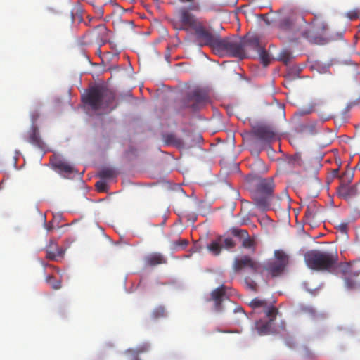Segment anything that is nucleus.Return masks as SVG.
Instances as JSON below:
<instances>
[{
	"mask_svg": "<svg viewBox=\"0 0 360 360\" xmlns=\"http://www.w3.org/2000/svg\"><path fill=\"white\" fill-rule=\"evenodd\" d=\"M115 98L112 90L100 84L89 87L82 96V102L93 110H112L117 106Z\"/></svg>",
	"mask_w": 360,
	"mask_h": 360,
	"instance_id": "1",
	"label": "nucleus"
},
{
	"mask_svg": "<svg viewBox=\"0 0 360 360\" xmlns=\"http://www.w3.org/2000/svg\"><path fill=\"white\" fill-rule=\"evenodd\" d=\"M338 255L335 252L310 250L304 254V262L311 270L321 272H332L338 263Z\"/></svg>",
	"mask_w": 360,
	"mask_h": 360,
	"instance_id": "2",
	"label": "nucleus"
},
{
	"mask_svg": "<svg viewBox=\"0 0 360 360\" xmlns=\"http://www.w3.org/2000/svg\"><path fill=\"white\" fill-rule=\"evenodd\" d=\"M231 234L235 237V240L219 236L207 248H233L236 245V241L240 243L243 248H255L259 245L257 237L250 236L246 230L233 228Z\"/></svg>",
	"mask_w": 360,
	"mask_h": 360,
	"instance_id": "3",
	"label": "nucleus"
},
{
	"mask_svg": "<svg viewBox=\"0 0 360 360\" xmlns=\"http://www.w3.org/2000/svg\"><path fill=\"white\" fill-rule=\"evenodd\" d=\"M275 184L271 177L259 179L251 191L252 198L258 208L267 206L269 198L274 193Z\"/></svg>",
	"mask_w": 360,
	"mask_h": 360,
	"instance_id": "4",
	"label": "nucleus"
},
{
	"mask_svg": "<svg viewBox=\"0 0 360 360\" xmlns=\"http://www.w3.org/2000/svg\"><path fill=\"white\" fill-rule=\"evenodd\" d=\"M289 263V256L283 250H276L274 258L262 264L261 271L263 275L265 272L267 276L276 278L284 272Z\"/></svg>",
	"mask_w": 360,
	"mask_h": 360,
	"instance_id": "5",
	"label": "nucleus"
},
{
	"mask_svg": "<svg viewBox=\"0 0 360 360\" xmlns=\"http://www.w3.org/2000/svg\"><path fill=\"white\" fill-rule=\"evenodd\" d=\"M242 38H220L217 52L219 53H227L233 57L240 59L244 58Z\"/></svg>",
	"mask_w": 360,
	"mask_h": 360,
	"instance_id": "6",
	"label": "nucleus"
},
{
	"mask_svg": "<svg viewBox=\"0 0 360 360\" xmlns=\"http://www.w3.org/2000/svg\"><path fill=\"white\" fill-rule=\"evenodd\" d=\"M242 38H220L217 52L219 53H227L233 57L240 59L244 58Z\"/></svg>",
	"mask_w": 360,
	"mask_h": 360,
	"instance_id": "7",
	"label": "nucleus"
},
{
	"mask_svg": "<svg viewBox=\"0 0 360 360\" xmlns=\"http://www.w3.org/2000/svg\"><path fill=\"white\" fill-rule=\"evenodd\" d=\"M209 102L207 93L200 89H195L187 94L182 101V106L196 111L202 108Z\"/></svg>",
	"mask_w": 360,
	"mask_h": 360,
	"instance_id": "8",
	"label": "nucleus"
},
{
	"mask_svg": "<svg viewBox=\"0 0 360 360\" xmlns=\"http://www.w3.org/2000/svg\"><path fill=\"white\" fill-rule=\"evenodd\" d=\"M189 10L186 7H181L177 11V20L172 21L176 30H188L189 28L194 30L200 23Z\"/></svg>",
	"mask_w": 360,
	"mask_h": 360,
	"instance_id": "9",
	"label": "nucleus"
},
{
	"mask_svg": "<svg viewBox=\"0 0 360 360\" xmlns=\"http://www.w3.org/2000/svg\"><path fill=\"white\" fill-rule=\"evenodd\" d=\"M194 30L196 38L201 46H208L215 51H217L220 39L219 36L207 30L201 22L194 29Z\"/></svg>",
	"mask_w": 360,
	"mask_h": 360,
	"instance_id": "10",
	"label": "nucleus"
},
{
	"mask_svg": "<svg viewBox=\"0 0 360 360\" xmlns=\"http://www.w3.org/2000/svg\"><path fill=\"white\" fill-rule=\"evenodd\" d=\"M243 39V50L244 58L254 56L262 46L259 42V38L256 34H248Z\"/></svg>",
	"mask_w": 360,
	"mask_h": 360,
	"instance_id": "11",
	"label": "nucleus"
},
{
	"mask_svg": "<svg viewBox=\"0 0 360 360\" xmlns=\"http://www.w3.org/2000/svg\"><path fill=\"white\" fill-rule=\"evenodd\" d=\"M248 268L251 269L253 274H262V264L254 260L249 256H243L240 258H236L234 260L233 269L236 271Z\"/></svg>",
	"mask_w": 360,
	"mask_h": 360,
	"instance_id": "12",
	"label": "nucleus"
},
{
	"mask_svg": "<svg viewBox=\"0 0 360 360\" xmlns=\"http://www.w3.org/2000/svg\"><path fill=\"white\" fill-rule=\"evenodd\" d=\"M23 138L27 143L39 150H44L46 148V144L43 140L37 124H32Z\"/></svg>",
	"mask_w": 360,
	"mask_h": 360,
	"instance_id": "13",
	"label": "nucleus"
},
{
	"mask_svg": "<svg viewBox=\"0 0 360 360\" xmlns=\"http://www.w3.org/2000/svg\"><path fill=\"white\" fill-rule=\"evenodd\" d=\"M354 262L352 264L347 263L342 266L341 270L342 273L347 276L345 278V285L348 289H353L356 288L359 283V281L356 279L360 275L359 271L354 270Z\"/></svg>",
	"mask_w": 360,
	"mask_h": 360,
	"instance_id": "14",
	"label": "nucleus"
},
{
	"mask_svg": "<svg viewBox=\"0 0 360 360\" xmlns=\"http://www.w3.org/2000/svg\"><path fill=\"white\" fill-rule=\"evenodd\" d=\"M254 136L264 143H269L275 140V133L268 127L258 126L253 129Z\"/></svg>",
	"mask_w": 360,
	"mask_h": 360,
	"instance_id": "15",
	"label": "nucleus"
},
{
	"mask_svg": "<svg viewBox=\"0 0 360 360\" xmlns=\"http://www.w3.org/2000/svg\"><path fill=\"white\" fill-rule=\"evenodd\" d=\"M92 37L101 44H105L109 41V32L105 24H99L91 30Z\"/></svg>",
	"mask_w": 360,
	"mask_h": 360,
	"instance_id": "16",
	"label": "nucleus"
},
{
	"mask_svg": "<svg viewBox=\"0 0 360 360\" xmlns=\"http://www.w3.org/2000/svg\"><path fill=\"white\" fill-rule=\"evenodd\" d=\"M51 161L53 169L60 174H71L73 172V167L68 162L59 157L53 156Z\"/></svg>",
	"mask_w": 360,
	"mask_h": 360,
	"instance_id": "17",
	"label": "nucleus"
},
{
	"mask_svg": "<svg viewBox=\"0 0 360 360\" xmlns=\"http://www.w3.org/2000/svg\"><path fill=\"white\" fill-rule=\"evenodd\" d=\"M320 212L321 211L317 204L314 202H310L307 205L304 212V217L305 221L309 224L314 223Z\"/></svg>",
	"mask_w": 360,
	"mask_h": 360,
	"instance_id": "18",
	"label": "nucleus"
},
{
	"mask_svg": "<svg viewBox=\"0 0 360 360\" xmlns=\"http://www.w3.org/2000/svg\"><path fill=\"white\" fill-rule=\"evenodd\" d=\"M339 197L344 199H349L357 195L358 191L356 185L349 186L342 183L337 188Z\"/></svg>",
	"mask_w": 360,
	"mask_h": 360,
	"instance_id": "19",
	"label": "nucleus"
},
{
	"mask_svg": "<svg viewBox=\"0 0 360 360\" xmlns=\"http://www.w3.org/2000/svg\"><path fill=\"white\" fill-rule=\"evenodd\" d=\"M225 295L226 287L224 285H221L212 291L211 297L212 300L214 301L216 311H220L221 310V302L223 301V298Z\"/></svg>",
	"mask_w": 360,
	"mask_h": 360,
	"instance_id": "20",
	"label": "nucleus"
},
{
	"mask_svg": "<svg viewBox=\"0 0 360 360\" xmlns=\"http://www.w3.org/2000/svg\"><path fill=\"white\" fill-rule=\"evenodd\" d=\"M267 201V206H262L259 207L258 209L260 210L265 212L267 210H269L271 209H280L281 208V201L282 198L278 195H274V193L271 195L270 198L268 199Z\"/></svg>",
	"mask_w": 360,
	"mask_h": 360,
	"instance_id": "21",
	"label": "nucleus"
},
{
	"mask_svg": "<svg viewBox=\"0 0 360 360\" xmlns=\"http://www.w3.org/2000/svg\"><path fill=\"white\" fill-rule=\"evenodd\" d=\"M146 262L149 266H155L158 264H165V258L160 253H153L145 258Z\"/></svg>",
	"mask_w": 360,
	"mask_h": 360,
	"instance_id": "22",
	"label": "nucleus"
},
{
	"mask_svg": "<svg viewBox=\"0 0 360 360\" xmlns=\"http://www.w3.org/2000/svg\"><path fill=\"white\" fill-rule=\"evenodd\" d=\"M271 322H264L259 321L256 322L255 328L257 333L260 335H266L269 333L271 328Z\"/></svg>",
	"mask_w": 360,
	"mask_h": 360,
	"instance_id": "23",
	"label": "nucleus"
},
{
	"mask_svg": "<svg viewBox=\"0 0 360 360\" xmlns=\"http://www.w3.org/2000/svg\"><path fill=\"white\" fill-rule=\"evenodd\" d=\"M64 249H47L46 257L51 260H57L63 257Z\"/></svg>",
	"mask_w": 360,
	"mask_h": 360,
	"instance_id": "24",
	"label": "nucleus"
},
{
	"mask_svg": "<svg viewBox=\"0 0 360 360\" xmlns=\"http://www.w3.org/2000/svg\"><path fill=\"white\" fill-rule=\"evenodd\" d=\"M188 239L176 236L172 239L170 245L172 246V248H185L188 245Z\"/></svg>",
	"mask_w": 360,
	"mask_h": 360,
	"instance_id": "25",
	"label": "nucleus"
},
{
	"mask_svg": "<svg viewBox=\"0 0 360 360\" xmlns=\"http://www.w3.org/2000/svg\"><path fill=\"white\" fill-rule=\"evenodd\" d=\"M256 54L259 57L261 63L264 66L266 67L269 64L271 61L270 56L263 46L261 47V50H259Z\"/></svg>",
	"mask_w": 360,
	"mask_h": 360,
	"instance_id": "26",
	"label": "nucleus"
},
{
	"mask_svg": "<svg viewBox=\"0 0 360 360\" xmlns=\"http://www.w3.org/2000/svg\"><path fill=\"white\" fill-rule=\"evenodd\" d=\"M98 176L103 180L112 179L116 176V172L112 168H103L99 172Z\"/></svg>",
	"mask_w": 360,
	"mask_h": 360,
	"instance_id": "27",
	"label": "nucleus"
},
{
	"mask_svg": "<svg viewBox=\"0 0 360 360\" xmlns=\"http://www.w3.org/2000/svg\"><path fill=\"white\" fill-rule=\"evenodd\" d=\"M292 53L288 50H283L278 55V59L283 62L285 65H288L292 59Z\"/></svg>",
	"mask_w": 360,
	"mask_h": 360,
	"instance_id": "28",
	"label": "nucleus"
},
{
	"mask_svg": "<svg viewBox=\"0 0 360 360\" xmlns=\"http://www.w3.org/2000/svg\"><path fill=\"white\" fill-rule=\"evenodd\" d=\"M46 281L54 290H58L61 288V281L60 280H55L53 276L48 275L46 276Z\"/></svg>",
	"mask_w": 360,
	"mask_h": 360,
	"instance_id": "29",
	"label": "nucleus"
},
{
	"mask_svg": "<svg viewBox=\"0 0 360 360\" xmlns=\"http://www.w3.org/2000/svg\"><path fill=\"white\" fill-rule=\"evenodd\" d=\"M265 310L266 316L269 318V322L271 323L276 318V315L278 314V309L273 306H270V307L267 306Z\"/></svg>",
	"mask_w": 360,
	"mask_h": 360,
	"instance_id": "30",
	"label": "nucleus"
},
{
	"mask_svg": "<svg viewBox=\"0 0 360 360\" xmlns=\"http://www.w3.org/2000/svg\"><path fill=\"white\" fill-rule=\"evenodd\" d=\"M313 34L314 31L311 28L307 29L302 32V37L305 38L307 40H308L309 42L317 43L318 38L314 37L313 36Z\"/></svg>",
	"mask_w": 360,
	"mask_h": 360,
	"instance_id": "31",
	"label": "nucleus"
},
{
	"mask_svg": "<svg viewBox=\"0 0 360 360\" xmlns=\"http://www.w3.org/2000/svg\"><path fill=\"white\" fill-rule=\"evenodd\" d=\"M250 306L253 308H259V307H263L265 308L267 307V302L264 300H261L259 298H255L252 300L250 302Z\"/></svg>",
	"mask_w": 360,
	"mask_h": 360,
	"instance_id": "32",
	"label": "nucleus"
},
{
	"mask_svg": "<svg viewBox=\"0 0 360 360\" xmlns=\"http://www.w3.org/2000/svg\"><path fill=\"white\" fill-rule=\"evenodd\" d=\"M166 315L165 309L163 307H158L153 311L151 314V316L154 319H158L160 318L165 317Z\"/></svg>",
	"mask_w": 360,
	"mask_h": 360,
	"instance_id": "33",
	"label": "nucleus"
},
{
	"mask_svg": "<svg viewBox=\"0 0 360 360\" xmlns=\"http://www.w3.org/2000/svg\"><path fill=\"white\" fill-rule=\"evenodd\" d=\"M96 187L98 191L104 192L106 191L108 185L107 183L101 179V180L96 183Z\"/></svg>",
	"mask_w": 360,
	"mask_h": 360,
	"instance_id": "34",
	"label": "nucleus"
},
{
	"mask_svg": "<svg viewBox=\"0 0 360 360\" xmlns=\"http://www.w3.org/2000/svg\"><path fill=\"white\" fill-rule=\"evenodd\" d=\"M181 3H188L190 4L189 9L192 11H199L200 7L198 4H194L195 0H179Z\"/></svg>",
	"mask_w": 360,
	"mask_h": 360,
	"instance_id": "35",
	"label": "nucleus"
},
{
	"mask_svg": "<svg viewBox=\"0 0 360 360\" xmlns=\"http://www.w3.org/2000/svg\"><path fill=\"white\" fill-rule=\"evenodd\" d=\"M313 112V108H302L300 110H298L297 112H295V116H302L306 115L311 113Z\"/></svg>",
	"mask_w": 360,
	"mask_h": 360,
	"instance_id": "36",
	"label": "nucleus"
},
{
	"mask_svg": "<svg viewBox=\"0 0 360 360\" xmlns=\"http://www.w3.org/2000/svg\"><path fill=\"white\" fill-rule=\"evenodd\" d=\"M292 24V22L289 18H285L281 21L280 27L283 29H290Z\"/></svg>",
	"mask_w": 360,
	"mask_h": 360,
	"instance_id": "37",
	"label": "nucleus"
},
{
	"mask_svg": "<svg viewBox=\"0 0 360 360\" xmlns=\"http://www.w3.org/2000/svg\"><path fill=\"white\" fill-rule=\"evenodd\" d=\"M245 282L247 287L249 289H250L253 291L257 290V285L254 281L251 280L250 278H246L245 279Z\"/></svg>",
	"mask_w": 360,
	"mask_h": 360,
	"instance_id": "38",
	"label": "nucleus"
},
{
	"mask_svg": "<svg viewBox=\"0 0 360 360\" xmlns=\"http://www.w3.org/2000/svg\"><path fill=\"white\" fill-rule=\"evenodd\" d=\"M164 140L167 144H172L175 143L177 139L174 134H167L164 136Z\"/></svg>",
	"mask_w": 360,
	"mask_h": 360,
	"instance_id": "39",
	"label": "nucleus"
},
{
	"mask_svg": "<svg viewBox=\"0 0 360 360\" xmlns=\"http://www.w3.org/2000/svg\"><path fill=\"white\" fill-rule=\"evenodd\" d=\"M338 230L343 234H346L347 233L348 224L347 223H341L338 227Z\"/></svg>",
	"mask_w": 360,
	"mask_h": 360,
	"instance_id": "40",
	"label": "nucleus"
},
{
	"mask_svg": "<svg viewBox=\"0 0 360 360\" xmlns=\"http://www.w3.org/2000/svg\"><path fill=\"white\" fill-rule=\"evenodd\" d=\"M263 223L264 224H266L267 226L269 227V228H274V224L272 223V221L270 220V219L267 217H263L261 221H260V224L263 226Z\"/></svg>",
	"mask_w": 360,
	"mask_h": 360,
	"instance_id": "41",
	"label": "nucleus"
},
{
	"mask_svg": "<svg viewBox=\"0 0 360 360\" xmlns=\"http://www.w3.org/2000/svg\"><path fill=\"white\" fill-rule=\"evenodd\" d=\"M39 117V113L37 111H34L31 115V120L32 124H36V122Z\"/></svg>",
	"mask_w": 360,
	"mask_h": 360,
	"instance_id": "42",
	"label": "nucleus"
},
{
	"mask_svg": "<svg viewBox=\"0 0 360 360\" xmlns=\"http://www.w3.org/2000/svg\"><path fill=\"white\" fill-rule=\"evenodd\" d=\"M358 16L359 13L356 11H352L347 13V17L351 20L356 19L358 18Z\"/></svg>",
	"mask_w": 360,
	"mask_h": 360,
	"instance_id": "43",
	"label": "nucleus"
},
{
	"mask_svg": "<svg viewBox=\"0 0 360 360\" xmlns=\"http://www.w3.org/2000/svg\"><path fill=\"white\" fill-rule=\"evenodd\" d=\"M149 349V346L147 345H143L137 349V354L147 352Z\"/></svg>",
	"mask_w": 360,
	"mask_h": 360,
	"instance_id": "44",
	"label": "nucleus"
},
{
	"mask_svg": "<svg viewBox=\"0 0 360 360\" xmlns=\"http://www.w3.org/2000/svg\"><path fill=\"white\" fill-rule=\"evenodd\" d=\"M212 253L214 255H218L219 253H220V250L221 249H217V248H214V249H209Z\"/></svg>",
	"mask_w": 360,
	"mask_h": 360,
	"instance_id": "45",
	"label": "nucleus"
},
{
	"mask_svg": "<svg viewBox=\"0 0 360 360\" xmlns=\"http://www.w3.org/2000/svg\"><path fill=\"white\" fill-rule=\"evenodd\" d=\"M297 160H298V157L295 156V157H292V158L290 159L289 162H292V163H294V162H296V161H297Z\"/></svg>",
	"mask_w": 360,
	"mask_h": 360,
	"instance_id": "46",
	"label": "nucleus"
},
{
	"mask_svg": "<svg viewBox=\"0 0 360 360\" xmlns=\"http://www.w3.org/2000/svg\"><path fill=\"white\" fill-rule=\"evenodd\" d=\"M304 310L309 311V312L311 313V314H315V311L312 308H305Z\"/></svg>",
	"mask_w": 360,
	"mask_h": 360,
	"instance_id": "47",
	"label": "nucleus"
},
{
	"mask_svg": "<svg viewBox=\"0 0 360 360\" xmlns=\"http://www.w3.org/2000/svg\"><path fill=\"white\" fill-rule=\"evenodd\" d=\"M105 238L108 241H109L110 244H111V240H110V238H108V236H105Z\"/></svg>",
	"mask_w": 360,
	"mask_h": 360,
	"instance_id": "48",
	"label": "nucleus"
},
{
	"mask_svg": "<svg viewBox=\"0 0 360 360\" xmlns=\"http://www.w3.org/2000/svg\"><path fill=\"white\" fill-rule=\"evenodd\" d=\"M309 240H310L312 243H315V244H318V243H319L316 242L314 239L309 238Z\"/></svg>",
	"mask_w": 360,
	"mask_h": 360,
	"instance_id": "49",
	"label": "nucleus"
},
{
	"mask_svg": "<svg viewBox=\"0 0 360 360\" xmlns=\"http://www.w3.org/2000/svg\"><path fill=\"white\" fill-rule=\"evenodd\" d=\"M51 226H47V229H48L49 231H50V230H51Z\"/></svg>",
	"mask_w": 360,
	"mask_h": 360,
	"instance_id": "50",
	"label": "nucleus"
},
{
	"mask_svg": "<svg viewBox=\"0 0 360 360\" xmlns=\"http://www.w3.org/2000/svg\"><path fill=\"white\" fill-rule=\"evenodd\" d=\"M135 360H139V359H136Z\"/></svg>",
	"mask_w": 360,
	"mask_h": 360,
	"instance_id": "51",
	"label": "nucleus"
}]
</instances>
